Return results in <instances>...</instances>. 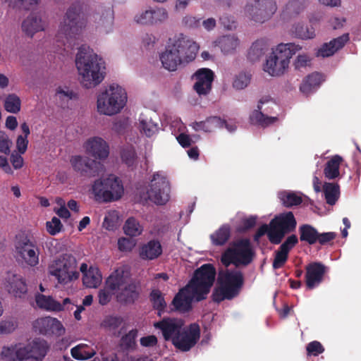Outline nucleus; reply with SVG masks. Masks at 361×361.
<instances>
[{
  "mask_svg": "<svg viewBox=\"0 0 361 361\" xmlns=\"http://www.w3.org/2000/svg\"><path fill=\"white\" fill-rule=\"evenodd\" d=\"M198 49L195 42L180 33L169 39L164 51L160 54V61L165 69L175 71L181 63L193 61Z\"/></svg>",
  "mask_w": 361,
  "mask_h": 361,
  "instance_id": "obj_1",
  "label": "nucleus"
},
{
  "mask_svg": "<svg viewBox=\"0 0 361 361\" xmlns=\"http://www.w3.org/2000/svg\"><path fill=\"white\" fill-rule=\"evenodd\" d=\"M75 65L82 77L81 82L86 88L94 87L104 79V61L86 45L80 47L75 58Z\"/></svg>",
  "mask_w": 361,
  "mask_h": 361,
  "instance_id": "obj_2",
  "label": "nucleus"
},
{
  "mask_svg": "<svg viewBox=\"0 0 361 361\" xmlns=\"http://www.w3.org/2000/svg\"><path fill=\"white\" fill-rule=\"evenodd\" d=\"M255 252L249 238H240L233 242L221 256V262L225 267L233 264L235 267H246L253 261Z\"/></svg>",
  "mask_w": 361,
  "mask_h": 361,
  "instance_id": "obj_3",
  "label": "nucleus"
},
{
  "mask_svg": "<svg viewBox=\"0 0 361 361\" xmlns=\"http://www.w3.org/2000/svg\"><path fill=\"white\" fill-rule=\"evenodd\" d=\"M302 47L295 43L280 44L266 60L264 71L271 76H280L288 68L290 59Z\"/></svg>",
  "mask_w": 361,
  "mask_h": 361,
  "instance_id": "obj_4",
  "label": "nucleus"
},
{
  "mask_svg": "<svg viewBox=\"0 0 361 361\" xmlns=\"http://www.w3.org/2000/svg\"><path fill=\"white\" fill-rule=\"evenodd\" d=\"M87 19L79 1L73 3L66 11L61 23L58 36H64L67 40L75 37L86 25Z\"/></svg>",
  "mask_w": 361,
  "mask_h": 361,
  "instance_id": "obj_5",
  "label": "nucleus"
},
{
  "mask_svg": "<svg viewBox=\"0 0 361 361\" xmlns=\"http://www.w3.org/2000/svg\"><path fill=\"white\" fill-rule=\"evenodd\" d=\"M215 276L216 269L211 264H204L194 271L186 286L193 292L197 301L207 298L214 284Z\"/></svg>",
  "mask_w": 361,
  "mask_h": 361,
  "instance_id": "obj_6",
  "label": "nucleus"
},
{
  "mask_svg": "<svg viewBox=\"0 0 361 361\" xmlns=\"http://www.w3.org/2000/svg\"><path fill=\"white\" fill-rule=\"evenodd\" d=\"M126 100L125 90L118 85H111L109 89L98 96L97 110L105 115L116 114L123 108Z\"/></svg>",
  "mask_w": 361,
  "mask_h": 361,
  "instance_id": "obj_7",
  "label": "nucleus"
},
{
  "mask_svg": "<svg viewBox=\"0 0 361 361\" xmlns=\"http://www.w3.org/2000/svg\"><path fill=\"white\" fill-rule=\"evenodd\" d=\"M92 191L97 200L110 202L121 197L123 194V186L118 177L109 175L106 178L94 181Z\"/></svg>",
  "mask_w": 361,
  "mask_h": 361,
  "instance_id": "obj_8",
  "label": "nucleus"
},
{
  "mask_svg": "<svg viewBox=\"0 0 361 361\" xmlns=\"http://www.w3.org/2000/svg\"><path fill=\"white\" fill-rule=\"evenodd\" d=\"M49 274L54 276L59 283L67 284L78 279L75 258L71 255H63L49 266Z\"/></svg>",
  "mask_w": 361,
  "mask_h": 361,
  "instance_id": "obj_9",
  "label": "nucleus"
},
{
  "mask_svg": "<svg viewBox=\"0 0 361 361\" xmlns=\"http://www.w3.org/2000/svg\"><path fill=\"white\" fill-rule=\"evenodd\" d=\"M297 221L292 212H287L276 216L269 223L268 238L269 241L278 245L286 234L293 232Z\"/></svg>",
  "mask_w": 361,
  "mask_h": 361,
  "instance_id": "obj_10",
  "label": "nucleus"
},
{
  "mask_svg": "<svg viewBox=\"0 0 361 361\" xmlns=\"http://www.w3.org/2000/svg\"><path fill=\"white\" fill-rule=\"evenodd\" d=\"M14 246L17 257L27 265L35 267L38 264L39 250L32 237L25 233L17 235Z\"/></svg>",
  "mask_w": 361,
  "mask_h": 361,
  "instance_id": "obj_11",
  "label": "nucleus"
},
{
  "mask_svg": "<svg viewBox=\"0 0 361 361\" xmlns=\"http://www.w3.org/2000/svg\"><path fill=\"white\" fill-rule=\"evenodd\" d=\"M277 6L274 0H254L247 3L245 8V15L251 20L263 23L268 20L276 11Z\"/></svg>",
  "mask_w": 361,
  "mask_h": 361,
  "instance_id": "obj_12",
  "label": "nucleus"
},
{
  "mask_svg": "<svg viewBox=\"0 0 361 361\" xmlns=\"http://www.w3.org/2000/svg\"><path fill=\"white\" fill-rule=\"evenodd\" d=\"M171 187L166 176L161 171L153 174L147 196L149 200L157 204L163 205L169 200Z\"/></svg>",
  "mask_w": 361,
  "mask_h": 361,
  "instance_id": "obj_13",
  "label": "nucleus"
},
{
  "mask_svg": "<svg viewBox=\"0 0 361 361\" xmlns=\"http://www.w3.org/2000/svg\"><path fill=\"white\" fill-rule=\"evenodd\" d=\"M70 163L75 172L85 178L98 176L104 170V166L101 162L85 156H73Z\"/></svg>",
  "mask_w": 361,
  "mask_h": 361,
  "instance_id": "obj_14",
  "label": "nucleus"
},
{
  "mask_svg": "<svg viewBox=\"0 0 361 361\" xmlns=\"http://www.w3.org/2000/svg\"><path fill=\"white\" fill-rule=\"evenodd\" d=\"M200 338V327L197 323H192L183 326L178 336L173 339L172 344L176 348L188 352L192 348Z\"/></svg>",
  "mask_w": 361,
  "mask_h": 361,
  "instance_id": "obj_15",
  "label": "nucleus"
},
{
  "mask_svg": "<svg viewBox=\"0 0 361 361\" xmlns=\"http://www.w3.org/2000/svg\"><path fill=\"white\" fill-rule=\"evenodd\" d=\"M217 281L219 286L224 287L235 298L243 286L244 276L241 271L236 269H226L219 271Z\"/></svg>",
  "mask_w": 361,
  "mask_h": 361,
  "instance_id": "obj_16",
  "label": "nucleus"
},
{
  "mask_svg": "<svg viewBox=\"0 0 361 361\" xmlns=\"http://www.w3.org/2000/svg\"><path fill=\"white\" fill-rule=\"evenodd\" d=\"M184 326L185 321L183 319L171 317H164L154 324V327L160 331L164 339L172 343Z\"/></svg>",
  "mask_w": 361,
  "mask_h": 361,
  "instance_id": "obj_17",
  "label": "nucleus"
},
{
  "mask_svg": "<svg viewBox=\"0 0 361 361\" xmlns=\"http://www.w3.org/2000/svg\"><path fill=\"white\" fill-rule=\"evenodd\" d=\"M5 290L16 298H23L27 292L25 279L15 271H7L3 279Z\"/></svg>",
  "mask_w": 361,
  "mask_h": 361,
  "instance_id": "obj_18",
  "label": "nucleus"
},
{
  "mask_svg": "<svg viewBox=\"0 0 361 361\" xmlns=\"http://www.w3.org/2000/svg\"><path fill=\"white\" fill-rule=\"evenodd\" d=\"M192 78L195 80L193 89L199 96L209 94L214 79V73L211 69L200 68L193 74Z\"/></svg>",
  "mask_w": 361,
  "mask_h": 361,
  "instance_id": "obj_19",
  "label": "nucleus"
},
{
  "mask_svg": "<svg viewBox=\"0 0 361 361\" xmlns=\"http://www.w3.org/2000/svg\"><path fill=\"white\" fill-rule=\"evenodd\" d=\"M1 357L5 361L31 360L27 343H22L4 346L1 351Z\"/></svg>",
  "mask_w": 361,
  "mask_h": 361,
  "instance_id": "obj_20",
  "label": "nucleus"
},
{
  "mask_svg": "<svg viewBox=\"0 0 361 361\" xmlns=\"http://www.w3.org/2000/svg\"><path fill=\"white\" fill-rule=\"evenodd\" d=\"M305 283L307 289L312 290L323 281L327 267L321 262H314L305 267Z\"/></svg>",
  "mask_w": 361,
  "mask_h": 361,
  "instance_id": "obj_21",
  "label": "nucleus"
},
{
  "mask_svg": "<svg viewBox=\"0 0 361 361\" xmlns=\"http://www.w3.org/2000/svg\"><path fill=\"white\" fill-rule=\"evenodd\" d=\"M133 281L130 277V272L124 267H119L114 270L106 280V288L115 294Z\"/></svg>",
  "mask_w": 361,
  "mask_h": 361,
  "instance_id": "obj_22",
  "label": "nucleus"
},
{
  "mask_svg": "<svg viewBox=\"0 0 361 361\" xmlns=\"http://www.w3.org/2000/svg\"><path fill=\"white\" fill-rule=\"evenodd\" d=\"M35 331L42 335H61L65 329L57 319L51 317L37 319L33 325Z\"/></svg>",
  "mask_w": 361,
  "mask_h": 361,
  "instance_id": "obj_23",
  "label": "nucleus"
},
{
  "mask_svg": "<svg viewBox=\"0 0 361 361\" xmlns=\"http://www.w3.org/2000/svg\"><path fill=\"white\" fill-rule=\"evenodd\" d=\"M125 319L116 314L106 315L100 323V328L115 337H119L124 330Z\"/></svg>",
  "mask_w": 361,
  "mask_h": 361,
  "instance_id": "obj_24",
  "label": "nucleus"
},
{
  "mask_svg": "<svg viewBox=\"0 0 361 361\" xmlns=\"http://www.w3.org/2000/svg\"><path fill=\"white\" fill-rule=\"evenodd\" d=\"M115 295L116 301L121 305L134 304L140 295V286L134 281H132L117 291Z\"/></svg>",
  "mask_w": 361,
  "mask_h": 361,
  "instance_id": "obj_25",
  "label": "nucleus"
},
{
  "mask_svg": "<svg viewBox=\"0 0 361 361\" xmlns=\"http://www.w3.org/2000/svg\"><path fill=\"white\" fill-rule=\"evenodd\" d=\"M195 295L187 286L181 288L172 300L174 309L180 312L186 313L192 310V302Z\"/></svg>",
  "mask_w": 361,
  "mask_h": 361,
  "instance_id": "obj_26",
  "label": "nucleus"
},
{
  "mask_svg": "<svg viewBox=\"0 0 361 361\" xmlns=\"http://www.w3.org/2000/svg\"><path fill=\"white\" fill-rule=\"evenodd\" d=\"M349 39V34L345 33L333 39L329 42L324 43L317 51L316 56L322 58L331 56L337 51L341 49Z\"/></svg>",
  "mask_w": 361,
  "mask_h": 361,
  "instance_id": "obj_27",
  "label": "nucleus"
},
{
  "mask_svg": "<svg viewBox=\"0 0 361 361\" xmlns=\"http://www.w3.org/2000/svg\"><path fill=\"white\" fill-rule=\"evenodd\" d=\"M86 152L97 159L104 160L109 154V148L106 142L100 137L88 140L85 144Z\"/></svg>",
  "mask_w": 361,
  "mask_h": 361,
  "instance_id": "obj_28",
  "label": "nucleus"
},
{
  "mask_svg": "<svg viewBox=\"0 0 361 361\" xmlns=\"http://www.w3.org/2000/svg\"><path fill=\"white\" fill-rule=\"evenodd\" d=\"M271 99L270 97H266L262 98L259 101V104L257 105V109L254 110L252 114L250 116V119L251 123L257 124L262 127H267L270 124L276 122L278 118L276 116H267L264 115L262 111V104L269 102Z\"/></svg>",
  "mask_w": 361,
  "mask_h": 361,
  "instance_id": "obj_29",
  "label": "nucleus"
},
{
  "mask_svg": "<svg viewBox=\"0 0 361 361\" xmlns=\"http://www.w3.org/2000/svg\"><path fill=\"white\" fill-rule=\"evenodd\" d=\"M30 356L32 361H41L46 356L49 350L47 342L36 338L27 343Z\"/></svg>",
  "mask_w": 361,
  "mask_h": 361,
  "instance_id": "obj_30",
  "label": "nucleus"
},
{
  "mask_svg": "<svg viewBox=\"0 0 361 361\" xmlns=\"http://www.w3.org/2000/svg\"><path fill=\"white\" fill-rule=\"evenodd\" d=\"M162 253V247L159 241L152 240L144 245L140 250V255L143 259H154Z\"/></svg>",
  "mask_w": 361,
  "mask_h": 361,
  "instance_id": "obj_31",
  "label": "nucleus"
},
{
  "mask_svg": "<svg viewBox=\"0 0 361 361\" xmlns=\"http://www.w3.org/2000/svg\"><path fill=\"white\" fill-rule=\"evenodd\" d=\"M323 81L322 75L315 72L308 75L301 83L300 90L303 94L307 95L313 92Z\"/></svg>",
  "mask_w": 361,
  "mask_h": 361,
  "instance_id": "obj_32",
  "label": "nucleus"
},
{
  "mask_svg": "<svg viewBox=\"0 0 361 361\" xmlns=\"http://www.w3.org/2000/svg\"><path fill=\"white\" fill-rule=\"evenodd\" d=\"M22 29L27 35L32 37L35 32L43 30L44 26L41 18L32 13L23 20Z\"/></svg>",
  "mask_w": 361,
  "mask_h": 361,
  "instance_id": "obj_33",
  "label": "nucleus"
},
{
  "mask_svg": "<svg viewBox=\"0 0 361 361\" xmlns=\"http://www.w3.org/2000/svg\"><path fill=\"white\" fill-rule=\"evenodd\" d=\"M343 161L339 155L333 156L325 164L324 174L329 180L336 179L340 176V165Z\"/></svg>",
  "mask_w": 361,
  "mask_h": 361,
  "instance_id": "obj_34",
  "label": "nucleus"
},
{
  "mask_svg": "<svg viewBox=\"0 0 361 361\" xmlns=\"http://www.w3.org/2000/svg\"><path fill=\"white\" fill-rule=\"evenodd\" d=\"M217 46L224 54L233 53L239 46L240 41L235 35H224L216 41Z\"/></svg>",
  "mask_w": 361,
  "mask_h": 361,
  "instance_id": "obj_35",
  "label": "nucleus"
},
{
  "mask_svg": "<svg viewBox=\"0 0 361 361\" xmlns=\"http://www.w3.org/2000/svg\"><path fill=\"white\" fill-rule=\"evenodd\" d=\"M268 48L269 44L267 39H257L252 43L250 48L247 57L252 62L257 61L265 54Z\"/></svg>",
  "mask_w": 361,
  "mask_h": 361,
  "instance_id": "obj_36",
  "label": "nucleus"
},
{
  "mask_svg": "<svg viewBox=\"0 0 361 361\" xmlns=\"http://www.w3.org/2000/svg\"><path fill=\"white\" fill-rule=\"evenodd\" d=\"M290 33L302 39H313L316 36L315 30L312 26L309 27L301 22L293 25Z\"/></svg>",
  "mask_w": 361,
  "mask_h": 361,
  "instance_id": "obj_37",
  "label": "nucleus"
},
{
  "mask_svg": "<svg viewBox=\"0 0 361 361\" xmlns=\"http://www.w3.org/2000/svg\"><path fill=\"white\" fill-rule=\"evenodd\" d=\"M317 232L318 231L313 226L307 224H302L298 228V240L309 245H314Z\"/></svg>",
  "mask_w": 361,
  "mask_h": 361,
  "instance_id": "obj_38",
  "label": "nucleus"
},
{
  "mask_svg": "<svg viewBox=\"0 0 361 361\" xmlns=\"http://www.w3.org/2000/svg\"><path fill=\"white\" fill-rule=\"evenodd\" d=\"M305 8V0H290L283 11L284 18H292L298 16Z\"/></svg>",
  "mask_w": 361,
  "mask_h": 361,
  "instance_id": "obj_39",
  "label": "nucleus"
},
{
  "mask_svg": "<svg viewBox=\"0 0 361 361\" xmlns=\"http://www.w3.org/2000/svg\"><path fill=\"white\" fill-rule=\"evenodd\" d=\"M35 300L37 306L40 308L56 312L63 310V305L61 303L56 301L51 296H46L42 294H38L36 296Z\"/></svg>",
  "mask_w": 361,
  "mask_h": 361,
  "instance_id": "obj_40",
  "label": "nucleus"
},
{
  "mask_svg": "<svg viewBox=\"0 0 361 361\" xmlns=\"http://www.w3.org/2000/svg\"><path fill=\"white\" fill-rule=\"evenodd\" d=\"M323 190L326 203L330 205L336 204L339 198L340 188L337 183H325L323 186Z\"/></svg>",
  "mask_w": 361,
  "mask_h": 361,
  "instance_id": "obj_41",
  "label": "nucleus"
},
{
  "mask_svg": "<svg viewBox=\"0 0 361 361\" xmlns=\"http://www.w3.org/2000/svg\"><path fill=\"white\" fill-rule=\"evenodd\" d=\"M230 237L231 227L228 224H224L211 235V240L214 245L221 246L226 244Z\"/></svg>",
  "mask_w": 361,
  "mask_h": 361,
  "instance_id": "obj_42",
  "label": "nucleus"
},
{
  "mask_svg": "<svg viewBox=\"0 0 361 361\" xmlns=\"http://www.w3.org/2000/svg\"><path fill=\"white\" fill-rule=\"evenodd\" d=\"M102 281V275L98 269L90 268L82 277L83 284L87 288H97Z\"/></svg>",
  "mask_w": 361,
  "mask_h": 361,
  "instance_id": "obj_43",
  "label": "nucleus"
},
{
  "mask_svg": "<svg viewBox=\"0 0 361 361\" xmlns=\"http://www.w3.org/2000/svg\"><path fill=\"white\" fill-rule=\"evenodd\" d=\"M149 300L152 304L154 310L158 311V315L161 316L166 307V302L164 300V295L158 289L152 290L149 293Z\"/></svg>",
  "mask_w": 361,
  "mask_h": 361,
  "instance_id": "obj_44",
  "label": "nucleus"
},
{
  "mask_svg": "<svg viewBox=\"0 0 361 361\" xmlns=\"http://www.w3.org/2000/svg\"><path fill=\"white\" fill-rule=\"evenodd\" d=\"M122 161L132 170L137 166V154L133 146L123 147L121 152Z\"/></svg>",
  "mask_w": 361,
  "mask_h": 361,
  "instance_id": "obj_45",
  "label": "nucleus"
},
{
  "mask_svg": "<svg viewBox=\"0 0 361 361\" xmlns=\"http://www.w3.org/2000/svg\"><path fill=\"white\" fill-rule=\"evenodd\" d=\"M94 20L99 25L104 27H111L114 22V11L111 7H108L97 13L94 16Z\"/></svg>",
  "mask_w": 361,
  "mask_h": 361,
  "instance_id": "obj_46",
  "label": "nucleus"
},
{
  "mask_svg": "<svg viewBox=\"0 0 361 361\" xmlns=\"http://www.w3.org/2000/svg\"><path fill=\"white\" fill-rule=\"evenodd\" d=\"M282 204L286 207L298 206L302 202V197L294 192L283 191L279 194Z\"/></svg>",
  "mask_w": 361,
  "mask_h": 361,
  "instance_id": "obj_47",
  "label": "nucleus"
},
{
  "mask_svg": "<svg viewBox=\"0 0 361 361\" xmlns=\"http://www.w3.org/2000/svg\"><path fill=\"white\" fill-rule=\"evenodd\" d=\"M4 107L9 113L17 114L20 111L21 100L16 94H8L4 99Z\"/></svg>",
  "mask_w": 361,
  "mask_h": 361,
  "instance_id": "obj_48",
  "label": "nucleus"
},
{
  "mask_svg": "<svg viewBox=\"0 0 361 361\" xmlns=\"http://www.w3.org/2000/svg\"><path fill=\"white\" fill-rule=\"evenodd\" d=\"M71 353L72 357L75 360H85L93 357L96 353L92 348L78 345L71 349Z\"/></svg>",
  "mask_w": 361,
  "mask_h": 361,
  "instance_id": "obj_49",
  "label": "nucleus"
},
{
  "mask_svg": "<svg viewBox=\"0 0 361 361\" xmlns=\"http://www.w3.org/2000/svg\"><path fill=\"white\" fill-rule=\"evenodd\" d=\"M124 233L129 236L135 237L142 232V227L134 217L128 218L123 226Z\"/></svg>",
  "mask_w": 361,
  "mask_h": 361,
  "instance_id": "obj_50",
  "label": "nucleus"
},
{
  "mask_svg": "<svg viewBox=\"0 0 361 361\" xmlns=\"http://www.w3.org/2000/svg\"><path fill=\"white\" fill-rule=\"evenodd\" d=\"M140 128L147 137H152L159 130L157 123L153 122L152 119H140Z\"/></svg>",
  "mask_w": 361,
  "mask_h": 361,
  "instance_id": "obj_51",
  "label": "nucleus"
},
{
  "mask_svg": "<svg viewBox=\"0 0 361 361\" xmlns=\"http://www.w3.org/2000/svg\"><path fill=\"white\" fill-rule=\"evenodd\" d=\"M137 336L136 329L130 330L121 338V346L126 350L132 349L135 345V339Z\"/></svg>",
  "mask_w": 361,
  "mask_h": 361,
  "instance_id": "obj_52",
  "label": "nucleus"
},
{
  "mask_svg": "<svg viewBox=\"0 0 361 361\" xmlns=\"http://www.w3.org/2000/svg\"><path fill=\"white\" fill-rule=\"evenodd\" d=\"M212 298L214 302L219 303L224 300H232L235 297L224 287L219 285V287L214 290Z\"/></svg>",
  "mask_w": 361,
  "mask_h": 361,
  "instance_id": "obj_53",
  "label": "nucleus"
},
{
  "mask_svg": "<svg viewBox=\"0 0 361 361\" xmlns=\"http://www.w3.org/2000/svg\"><path fill=\"white\" fill-rule=\"evenodd\" d=\"M40 0H6L13 8L30 10L32 6L37 5Z\"/></svg>",
  "mask_w": 361,
  "mask_h": 361,
  "instance_id": "obj_54",
  "label": "nucleus"
},
{
  "mask_svg": "<svg viewBox=\"0 0 361 361\" xmlns=\"http://www.w3.org/2000/svg\"><path fill=\"white\" fill-rule=\"evenodd\" d=\"M288 258V253L284 250L279 248L275 252V257L272 264V267L274 269H278L284 266Z\"/></svg>",
  "mask_w": 361,
  "mask_h": 361,
  "instance_id": "obj_55",
  "label": "nucleus"
},
{
  "mask_svg": "<svg viewBox=\"0 0 361 361\" xmlns=\"http://www.w3.org/2000/svg\"><path fill=\"white\" fill-rule=\"evenodd\" d=\"M324 347L317 341L310 342L306 346L307 356H318L324 352Z\"/></svg>",
  "mask_w": 361,
  "mask_h": 361,
  "instance_id": "obj_56",
  "label": "nucleus"
},
{
  "mask_svg": "<svg viewBox=\"0 0 361 361\" xmlns=\"http://www.w3.org/2000/svg\"><path fill=\"white\" fill-rule=\"evenodd\" d=\"M257 218L250 216L248 218H244L241 220L240 224L236 228V231L238 233H245L249 230L254 228L256 225Z\"/></svg>",
  "mask_w": 361,
  "mask_h": 361,
  "instance_id": "obj_57",
  "label": "nucleus"
},
{
  "mask_svg": "<svg viewBox=\"0 0 361 361\" xmlns=\"http://www.w3.org/2000/svg\"><path fill=\"white\" fill-rule=\"evenodd\" d=\"M203 123H204V125L203 126V131L212 132L215 128L221 126L223 124V121L218 116H212L207 118L204 121H203Z\"/></svg>",
  "mask_w": 361,
  "mask_h": 361,
  "instance_id": "obj_58",
  "label": "nucleus"
},
{
  "mask_svg": "<svg viewBox=\"0 0 361 361\" xmlns=\"http://www.w3.org/2000/svg\"><path fill=\"white\" fill-rule=\"evenodd\" d=\"M18 326V322L13 319H8L0 322V334H11Z\"/></svg>",
  "mask_w": 361,
  "mask_h": 361,
  "instance_id": "obj_59",
  "label": "nucleus"
},
{
  "mask_svg": "<svg viewBox=\"0 0 361 361\" xmlns=\"http://www.w3.org/2000/svg\"><path fill=\"white\" fill-rule=\"evenodd\" d=\"M11 140L8 135L3 130H0V152L9 154L11 152Z\"/></svg>",
  "mask_w": 361,
  "mask_h": 361,
  "instance_id": "obj_60",
  "label": "nucleus"
},
{
  "mask_svg": "<svg viewBox=\"0 0 361 361\" xmlns=\"http://www.w3.org/2000/svg\"><path fill=\"white\" fill-rule=\"evenodd\" d=\"M152 13L151 10H147L135 16L134 20L137 24L153 25Z\"/></svg>",
  "mask_w": 361,
  "mask_h": 361,
  "instance_id": "obj_61",
  "label": "nucleus"
},
{
  "mask_svg": "<svg viewBox=\"0 0 361 361\" xmlns=\"http://www.w3.org/2000/svg\"><path fill=\"white\" fill-rule=\"evenodd\" d=\"M250 82V75L246 73H240L233 82V87L237 90H242L247 86Z\"/></svg>",
  "mask_w": 361,
  "mask_h": 361,
  "instance_id": "obj_62",
  "label": "nucleus"
},
{
  "mask_svg": "<svg viewBox=\"0 0 361 361\" xmlns=\"http://www.w3.org/2000/svg\"><path fill=\"white\" fill-rule=\"evenodd\" d=\"M152 13L153 24L162 23L168 18V13L165 8H157L151 9Z\"/></svg>",
  "mask_w": 361,
  "mask_h": 361,
  "instance_id": "obj_63",
  "label": "nucleus"
},
{
  "mask_svg": "<svg viewBox=\"0 0 361 361\" xmlns=\"http://www.w3.org/2000/svg\"><path fill=\"white\" fill-rule=\"evenodd\" d=\"M46 224L47 230L51 235L59 233L63 226L60 219L56 216H54L51 221H47Z\"/></svg>",
  "mask_w": 361,
  "mask_h": 361,
  "instance_id": "obj_64",
  "label": "nucleus"
}]
</instances>
